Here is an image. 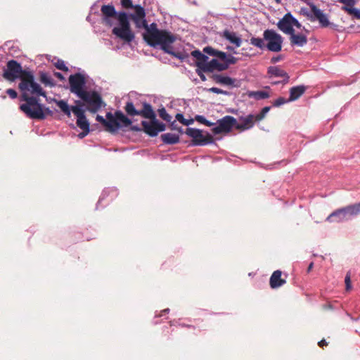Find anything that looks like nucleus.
<instances>
[{
    "mask_svg": "<svg viewBox=\"0 0 360 360\" xmlns=\"http://www.w3.org/2000/svg\"><path fill=\"white\" fill-rule=\"evenodd\" d=\"M18 86L22 93L21 100L25 102L20 105V110L28 117H43L39 97L46 98V94L35 82L32 71L25 73Z\"/></svg>",
    "mask_w": 360,
    "mask_h": 360,
    "instance_id": "1",
    "label": "nucleus"
},
{
    "mask_svg": "<svg viewBox=\"0 0 360 360\" xmlns=\"http://www.w3.org/2000/svg\"><path fill=\"white\" fill-rule=\"evenodd\" d=\"M102 23L112 27L117 21L119 26L114 27L112 32L122 40L130 43L134 39V34L131 30L128 14L124 11H116L112 4L103 5L101 8Z\"/></svg>",
    "mask_w": 360,
    "mask_h": 360,
    "instance_id": "2",
    "label": "nucleus"
},
{
    "mask_svg": "<svg viewBox=\"0 0 360 360\" xmlns=\"http://www.w3.org/2000/svg\"><path fill=\"white\" fill-rule=\"evenodd\" d=\"M146 32L143 34L144 40L153 47L160 46L165 53L181 58L179 53L173 51L172 44L176 41V37L172 32L165 30H159L155 22L151 23L147 27H144Z\"/></svg>",
    "mask_w": 360,
    "mask_h": 360,
    "instance_id": "3",
    "label": "nucleus"
},
{
    "mask_svg": "<svg viewBox=\"0 0 360 360\" xmlns=\"http://www.w3.org/2000/svg\"><path fill=\"white\" fill-rule=\"evenodd\" d=\"M56 105L60 108L61 111L68 117L71 116V112L77 117V126L82 129V132L78 134L79 138L83 139L90 131V124L85 115V111L82 108L81 101H76L77 105L70 107L67 102L64 100L56 101L54 99Z\"/></svg>",
    "mask_w": 360,
    "mask_h": 360,
    "instance_id": "4",
    "label": "nucleus"
},
{
    "mask_svg": "<svg viewBox=\"0 0 360 360\" xmlns=\"http://www.w3.org/2000/svg\"><path fill=\"white\" fill-rule=\"evenodd\" d=\"M96 120L107 127L110 132L117 131L121 127H129L131 121L120 110H116L114 114L110 112L106 113V119L101 115L96 116Z\"/></svg>",
    "mask_w": 360,
    "mask_h": 360,
    "instance_id": "5",
    "label": "nucleus"
},
{
    "mask_svg": "<svg viewBox=\"0 0 360 360\" xmlns=\"http://www.w3.org/2000/svg\"><path fill=\"white\" fill-rule=\"evenodd\" d=\"M311 11L307 8H301L300 13L307 17L310 21L314 22L318 20L321 27H330L334 30H337L338 25L330 22L328 15L324 13L323 11L319 9L315 4H309Z\"/></svg>",
    "mask_w": 360,
    "mask_h": 360,
    "instance_id": "6",
    "label": "nucleus"
},
{
    "mask_svg": "<svg viewBox=\"0 0 360 360\" xmlns=\"http://www.w3.org/2000/svg\"><path fill=\"white\" fill-rule=\"evenodd\" d=\"M360 214V202L349 205L333 212L327 218L328 222H342Z\"/></svg>",
    "mask_w": 360,
    "mask_h": 360,
    "instance_id": "7",
    "label": "nucleus"
},
{
    "mask_svg": "<svg viewBox=\"0 0 360 360\" xmlns=\"http://www.w3.org/2000/svg\"><path fill=\"white\" fill-rule=\"evenodd\" d=\"M222 63L219 62L216 58L212 59L210 61L207 60L206 63H202V70L205 72H211L217 70L218 71L226 70L229 68L230 65L236 64L238 58L236 57L226 54V59H220Z\"/></svg>",
    "mask_w": 360,
    "mask_h": 360,
    "instance_id": "8",
    "label": "nucleus"
},
{
    "mask_svg": "<svg viewBox=\"0 0 360 360\" xmlns=\"http://www.w3.org/2000/svg\"><path fill=\"white\" fill-rule=\"evenodd\" d=\"M29 70H22V68L18 61L11 60L8 61L6 68L4 70L3 77L5 79L14 82L17 79H22L25 73H27Z\"/></svg>",
    "mask_w": 360,
    "mask_h": 360,
    "instance_id": "9",
    "label": "nucleus"
},
{
    "mask_svg": "<svg viewBox=\"0 0 360 360\" xmlns=\"http://www.w3.org/2000/svg\"><path fill=\"white\" fill-rule=\"evenodd\" d=\"M79 98L86 103L88 110L92 113H96L102 107V98L96 91H85Z\"/></svg>",
    "mask_w": 360,
    "mask_h": 360,
    "instance_id": "10",
    "label": "nucleus"
},
{
    "mask_svg": "<svg viewBox=\"0 0 360 360\" xmlns=\"http://www.w3.org/2000/svg\"><path fill=\"white\" fill-rule=\"evenodd\" d=\"M186 134L192 138L193 145L194 146H205L214 142L213 137L208 132L205 134L202 131L195 128H187Z\"/></svg>",
    "mask_w": 360,
    "mask_h": 360,
    "instance_id": "11",
    "label": "nucleus"
},
{
    "mask_svg": "<svg viewBox=\"0 0 360 360\" xmlns=\"http://www.w3.org/2000/svg\"><path fill=\"white\" fill-rule=\"evenodd\" d=\"M264 39L267 41L266 47L273 52H278L282 49L283 37L274 30H266L263 34Z\"/></svg>",
    "mask_w": 360,
    "mask_h": 360,
    "instance_id": "12",
    "label": "nucleus"
},
{
    "mask_svg": "<svg viewBox=\"0 0 360 360\" xmlns=\"http://www.w3.org/2000/svg\"><path fill=\"white\" fill-rule=\"evenodd\" d=\"M86 80L84 75L75 73L69 77V84L70 91L77 97L81 96L85 91Z\"/></svg>",
    "mask_w": 360,
    "mask_h": 360,
    "instance_id": "13",
    "label": "nucleus"
},
{
    "mask_svg": "<svg viewBox=\"0 0 360 360\" xmlns=\"http://www.w3.org/2000/svg\"><path fill=\"white\" fill-rule=\"evenodd\" d=\"M212 126V132L214 134H219L221 133H228L234 127L236 128V119L232 116L226 115L219 119Z\"/></svg>",
    "mask_w": 360,
    "mask_h": 360,
    "instance_id": "14",
    "label": "nucleus"
},
{
    "mask_svg": "<svg viewBox=\"0 0 360 360\" xmlns=\"http://www.w3.org/2000/svg\"><path fill=\"white\" fill-rule=\"evenodd\" d=\"M129 18L134 21L136 28L147 27L145 9L141 5H135L134 13L128 15Z\"/></svg>",
    "mask_w": 360,
    "mask_h": 360,
    "instance_id": "15",
    "label": "nucleus"
},
{
    "mask_svg": "<svg viewBox=\"0 0 360 360\" xmlns=\"http://www.w3.org/2000/svg\"><path fill=\"white\" fill-rule=\"evenodd\" d=\"M292 15L290 13H288L278 22L277 26L278 29L283 33L290 34L295 31L292 27Z\"/></svg>",
    "mask_w": 360,
    "mask_h": 360,
    "instance_id": "16",
    "label": "nucleus"
},
{
    "mask_svg": "<svg viewBox=\"0 0 360 360\" xmlns=\"http://www.w3.org/2000/svg\"><path fill=\"white\" fill-rule=\"evenodd\" d=\"M255 115L249 114L245 117H240L238 122L236 120V129L240 131H245L251 129L255 124Z\"/></svg>",
    "mask_w": 360,
    "mask_h": 360,
    "instance_id": "17",
    "label": "nucleus"
},
{
    "mask_svg": "<svg viewBox=\"0 0 360 360\" xmlns=\"http://www.w3.org/2000/svg\"><path fill=\"white\" fill-rule=\"evenodd\" d=\"M290 42L291 46L302 47L307 44V35L303 33L295 34V31L290 34Z\"/></svg>",
    "mask_w": 360,
    "mask_h": 360,
    "instance_id": "18",
    "label": "nucleus"
},
{
    "mask_svg": "<svg viewBox=\"0 0 360 360\" xmlns=\"http://www.w3.org/2000/svg\"><path fill=\"white\" fill-rule=\"evenodd\" d=\"M268 74L270 77H281L283 84H287L289 82V75L283 69L277 66H271L268 68Z\"/></svg>",
    "mask_w": 360,
    "mask_h": 360,
    "instance_id": "19",
    "label": "nucleus"
},
{
    "mask_svg": "<svg viewBox=\"0 0 360 360\" xmlns=\"http://www.w3.org/2000/svg\"><path fill=\"white\" fill-rule=\"evenodd\" d=\"M282 271L276 270L273 272L269 279V285L272 289H276L281 287L286 283L285 278H281Z\"/></svg>",
    "mask_w": 360,
    "mask_h": 360,
    "instance_id": "20",
    "label": "nucleus"
},
{
    "mask_svg": "<svg viewBox=\"0 0 360 360\" xmlns=\"http://www.w3.org/2000/svg\"><path fill=\"white\" fill-rule=\"evenodd\" d=\"M150 121H142L141 125L143 127V131L150 136V137L156 136V134H153L154 132L157 129L156 124H157V118L150 119Z\"/></svg>",
    "mask_w": 360,
    "mask_h": 360,
    "instance_id": "21",
    "label": "nucleus"
},
{
    "mask_svg": "<svg viewBox=\"0 0 360 360\" xmlns=\"http://www.w3.org/2000/svg\"><path fill=\"white\" fill-rule=\"evenodd\" d=\"M221 37L228 40L231 44H233L236 47H239L241 45V38L239 36H238L237 34L234 32H231L228 30H225L222 32Z\"/></svg>",
    "mask_w": 360,
    "mask_h": 360,
    "instance_id": "22",
    "label": "nucleus"
},
{
    "mask_svg": "<svg viewBox=\"0 0 360 360\" xmlns=\"http://www.w3.org/2000/svg\"><path fill=\"white\" fill-rule=\"evenodd\" d=\"M139 115L149 120L156 118V114L153 110L152 105L146 102L143 103V109L139 110Z\"/></svg>",
    "mask_w": 360,
    "mask_h": 360,
    "instance_id": "23",
    "label": "nucleus"
},
{
    "mask_svg": "<svg viewBox=\"0 0 360 360\" xmlns=\"http://www.w3.org/2000/svg\"><path fill=\"white\" fill-rule=\"evenodd\" d=\"M306 91V87L304 85H299L293 86L290 89L289 101H294L298 99Z\"/></svg>",
    "mask_w": 360,
    "mask_h": 360,
    "instance_id": "24",
    "label": "nucleus"
},
{
    "mask_svg": "<svg viewBox=\"0 0 360 360\" xmlns=\"http://www.w3.org/2000/svg\"><path fill=\"white\" fill-rule=\"evenodd\" d=\"M161 140L165 144L173 145L179 142V136L176 134L166 133L160 136Z\"/></svg>",
    "mask_w": 360,
    "mask_h": 360,
    "instance_id": "25",
    "label": "nucleus"
},
{
    "mask_svg": "<svg viewBox=\"0 0 360 360\" xmlns=\"http://www.w3.org/2000/svg\"><path fill=\"white\" fill-rule=\"evenodd\" d=\"M203 52L212 56H216L219 59H226V53L216 50L211 46H206L203 49Z\"/></svg>",
    "mask_w": 360,
    "mask_h": 360,
    "instance_id": "26",
    "label": "nucleus"
},
{
    "mask_svg": "<svg viewBox=\"0 0 360 360\" xmlns=\"http://www.w3.org/2000/svg\"><path fill=\"white\" fill-rule=\"evenodd\" d=\"M191 54L197 60V61H196V66L198 68L202 70L201 64L202 63H206L207 60H208L209 58L206 55L202 53L198 50H195V51H192Z\"/></svg>",
    "mask_w": 360,
    "mask_h": 360,
    "instance_id": "27",
    "label": "nucleus"
},
{
    "mask_svg": "<svg viewBox=\"0 0 360 360\" xmlns=\"http://www.w3.org/2000/svg\"><path fill=\"white\" fill-rule=\"evenodd\" d=\"M214 80L219 84H226V85H233L234 83V79L228 77V76H222L220 75H213Z\"/></svg>",
    "mask_w": 360,
    "mask_h": 360,
    "instance_id": "28",
    "label": "nucleus"
},
{
    "mask_svg": "<svg viewBox=\"0 0 360 360\" xmlns=\"http://www.w3.org/2000/svg\"><path fill=\"white\" fill-rule=\"evenodd\" d=\"M248 96L255 100H262L269 98V93L266 91H250Z\"/></svg>",
    "mask_w": 360,
    "mask_h": 360,
    "instance_id": "29",
    "label": "nucleus"
},
{
    "mask_svg": "<svg viewBox=\"0 0 360 360\" xmlns=\"http://www.w3.org/2000/svg\"><path fill=\"white\" fill-rule=\"evenodd\" d=\"M124 110L127 115L130 116L139 115V110L135 108L134 105L131 101H129L126 103Z\"/></svg>",
    "mask_w": 360,
    "mask_h": 360,
    "instance_id": "30",
    "label": "nucleus"
},
{
    "mask_svg": "<svg viewBox=\"0 0 360 360\" xmlns=\"http://www.w3.org/2000/svg\"><path fill=\"white\" fill-rule=\"evenodd\" d=\"M40 81L46 86H54L55 83L53 79L46 72H41L40 74Z\"/></svg>",
    "mask_w": 360,
    "mask_h": 360,
    "instance_id": "31",
    "label": "nucleus"
},
{
    "mask_svg": "<svg viewBox=\"0 0 360 360\" xmlns=\"http://www.w3.org/2000/svg\"><path fill=\"white\" fill-rule=\"evenodd\" d=\"M250 43L252 45H253L257 48H259L261 49H263L265 47V44H264V39L262 38L252 37L250 40Z\"/></svg>",
    "mask_w": 360,
    "mask_h": 360,
    "instance_id": "32",
    "label": "nucleus"
},
{
    "mask_svg": "<svg viewBox=\"0 0 360 360\" xmlns=\"http://www.w3.org/2000/svg\"><path fill=\"white\" fill-rule=\"evenodd\" d=\"M158 115L160 117H161L163 120L170 122L172 120V116L169 115L164 107H162L158 110Z\"/></svg>",
    "mask_w": 360,
    "mask_h": 360,
    "instance_id": "33",
    "label": "nucleus"
},
{
    "mask_svg": "<svg viewBox=\"0 0 360 360\" xmlns=\"http://www.w3.org/2000/svg\"><path fill=\"white\" fill-rule=\"evenodd\" d=\"M39 105L41 109V112L43 114V117H30L31 119H37V120H44L47 115H53V111L49 109V108H45L42 104L39 103Z\"/></svg>",
    "mask_w": 360,
    "mask_h": 360,
    "instance_id": "34",
    "label": "nucleus"
},
{
    "mask_svg": "<svg viewBox=\"0 0 360 360\" xmlns=\"http://www.w3.org/2000/svg\"><path fill=\"white\" fill-rule=\"evenodd\" d=\"M270 108H271L269 106H266L262 109L259 113L255 115V121L259 122L263 120L265 117L266 113L270 110Z\"/></svg>",
    "mask_w": 360,
    "mask_h": 360,
    "instance_id": "35",
    "label": "nucleus"
},
{
    "mask_svg": "<svg viewBox=\"0 0 360 360\" xmlns=\"http://www.w3.org/2000/svg\"><path fill=\"white\" fill-rule=\"evenodd\" d=\"M339 3L343 4L342 10L346 12V8H352L356 4V0H338Z\"/></svg>",
    "mask_w": 360,
    "mask_h": 360,
    "instance_id": "36",
    "label": "nucleus"
},
{
    "mask_svg": "<svg viewBox=\"0 0 360 360\" xmlns=\"http://www.w3.org/2000/svg\"><path fill=\"white\" fill-rule=\"evenodd\" d=\"M195 119L197 122L203 124L207 127H212L215 125L214 122H211L210 121L207 120L204 116L202 115H196L195 117Z\"/></svg>",
    "mask_w": 360,
    "mask_h": 360,
    "instance_id": "37",
    "label": "nucleus"
},
{
    "mask_svg": "<svg viewBox=\"0 0 360 360\" xmlns=\"http://www.w3.org/2000/svg\"><path fill=\"white\" fill-rule=\"evenodd\" d=\"M346 12L355 18L360 20V9L353 7L352 8H346Z\"/></svg>",
    "mask_w": 360,
    "mask_h": 360,
    "instance_id": "38",
    "label": "nucleus"
},
{
    "mask_svg": "<svg viewBox=\"0 0 360 360\" xmlns=\"http://www.w3.org/2000/svg\"><path fill=\"white\" fill-rule=\"evenodd\" d=\"M55 66L57 69L60 70H63L65 72L68 71V68L65 65L64 60L58 59L57 62L55 63Z\"/></svg>",
    "mask_w": 360,
    "mask_h": 360,
    "instance_id": "39",
    "label": "nucleus"
},
{
    "mask_svg": "<svg viewBox=\"0 0 360 360\" xmlns=\"http://www.w3.org/2000/svg\"><path fill=\"white\" fill-rule=\"evenodd\" d=\"M122 6L125 8H134L135 5L133 4L131 0H120Z\"/></svg>",
    "mask_w": 360,
    "mask_h": 360,
    "instance_id": "40",
    "label": "nucleus"
},
{
    "mask_svg": "<svg viewBox=\"0 0 360 360\" xmlns=\"http://www.w3.org/2000/svg\"><path fill=\"white\" fill-rule=\"evenodd\" d=\"M156 127H157V129L153 134H156V136H158L159 132L164 131L166 129V125L158 120H157Z\"/></svg>",
    "mask_w": 360,
    "mask_h": 360,
    "instance_id": "41",
    "label": "nucleus"
},
{
    "mask_svg": "<svg viewBox=\"0 0 360 360\" xmlns=\"http://www.w3.org/2000/svg\"><path fill=\"white\" fill-rule=\"evenodd\" d=\"M345 289L347 291H349L352 289V286L351 284V277H350V272H348L346 274V276L345 278Z\"/></svg>",
    "mask_w": 360,
    "mask_h": 360,
    "instance_id": "42",
    "label": "nucleus"
},
{
    "mask_svg": "<svg viewBox=\"0 0 360 360\" xmlns=\"http://www.w3.org/2000/svg\"><path fill=\"white\" fill-rule=\"evenodd\" d=\"M288 101H289L288 100H286L283 97H279V98H278L276 100H275L274 101L273 106H274V107H279L281 105L285 104V103H286Z\"/></svg>",
    "mask_w": 360,
    "mask_h": 360,
    "instance_id": "43",
    "label": "nucleus"
},
{
    "mask_svg": "<svg viewBox=\"0 0 360 360\" xmlns=\"http://www.w3.org/2000/svg\"><path fill=\"white\" fill-rule=\"evenodd\" d=\"M210 91L217 94H227V92L219 89L217 87H212L209 89Z\"/></svg>",
    "mask_w": 360,
    "mask_h": 360,
    "instance_id": "44",
    "label": "nucleus"
},
{
    "mask_svg": "<svg viewBox=\"0 0 360 360\" xmlns=\"http://www.w3.org/2000/svg\"><path fill=\"white\" fill-rule=\"evenodd\" d=\"M6 94L11 98H17L18 94L15 90L13 89H8L6 90Z\"/></svg>",
    "mask_w": 360,
    "mask_h": 360,
    "instance_id": "45",
    "label": "nucleus"
},
{
    "mask_svg": "<svg viewBox=\"0 0 360 360\" xmlns=\"http://www.w3.org/2000/svg\"><path fill=\"white\" fill-rule=\"evenodd\" d=\"M203 72H205L204 71H202V70L198 68V69L196 70V73L198 74V75L200 77V78L201 79L202 81H205L206 80V77L205 75L203 74Z\"/></svg>",
    "mask_w": 360,
    "mask_h": 360,
    "instance_id": "46",
    "label": "nucleus"
},
{
    "mask_svg": "<svg viewBox=\"0 0 360 360\" xmlns=\"http://www.w3.org/2000/svg\"><path fill=\"white\" fill-rule=\"evenodd\" d=\"M292 27H296L298 29L302 27L301 23L292 15Z\"/></svg>",
    "mask_w": 360,
    "mask_h": 360,
    "instance_id": "47",
    "label": "nucleus"
},
{
    "mask_svg": "<svg viewBox=\"0 0 360 360\" xmlns=\"http://www.w3.org/2000/svg\"><path fill=\"white\" fill-rule=\"evenodd\" d=\"M170 128L172 130H178L179 131H181V127H178L175 120L170 122Z\"/></svg>",
    "mask_w": 360,
    "mask_h": 360,
    "instance_id": "48",
    "label": "nucleus"
},
{
    "mask_svg": "<svg viewBox=\"0 0 360 360\" xmlns=\"http://www.w3.org/2000/svg\"><path fill=\"white\" fill-rule=\"evenodd\" d=\"M176 119L179 122H181V124L183 123V122L184 121V115L181 114V113H177L176 115Z\"/></svg>",
    "mask_w": 360,
    "mask_h": 360,
    "instance_id": "49",
    "label": "nucleus"
},
{
    "mask_svg": "<svg viewBox=\"0 0 360 360\" xmlns=\"http://www.w3.org/2000/svg\"><path fill=\"white\" fill-rule=\"evenodd\" d=\"M54 75L58 78L59 79L60 81H63L65 79V77H63V75L60 73V72H56L54 73Z\"/></svg>",
    "mask_w": 360,
    "mask_h": 360,
    "instance_id": "50",
    "label": "nucleus"
},
{
    "mask_svg": "<svg viewBox=\"0 0 360 360\" xmlns=\"http://www.w3.org/2000/svg\"><path fill=\"white\" fill-rule=\"evenodd\" d=\"M193 122V120H192V119H191V120L184 119V121L183 122L182 124L185 126H188V125L191 124Z\"/></svg>",
    "mask_w": 360,
    "mask_h": 360,
    "instance_id": "51",
    "label": "nucleus"
},
{
    "mask_svg": "<svg viewBox=\"0 0 360 360\" xmlns=\"http://www.w3.org/2000/svg\"><path fill=\"white\" fill-rule=\"evenodd\" d=\"M318 345L320 347H323L324 346H326L328 343L326 341V340L323 339L320 342H319Z\"/></svg>",
    "mask_w": 360,
    "mask_h": 360,
    "instance_id": "52",
    "label": "nucleus"
},
{
    "mask_svg": "<svg viewBox=\"0 0 360 360\" xmlns=\"http://www.w3.org/2000/svg\"><path fill=\"white\" fill-rule=\"evenodd\" d=\"M281 59V56H276V57H273L271 58V62L275 63L278 62Z\"/></svg>",
    "mask_w": 360,
    "mask_h": 360,
    "instance_id": "53",
    "label": "nucleus"
},
{
    "mask_svg": "<svg viewBox=\"0 0 360 360\" xmlns=\"http://www.w3.org/2000/svg\"><path fill=\"white\" fill-rule=\"evenodd\" d=\"M131 129V130L135 131H139L141 130V129L138 126H132Z\"/></svg>",
    "mask_w": 360,
    "mask_h": 360,
    "instance_id": "54",
    "label": "nucleus"
},
{
    "mask_svg": "<svg viewBox=\"0 0 360 360\" xmlns=\"http://www.w3.org/2000/svg\"><path fill=\"white\" fill-rule=\"evenodd\" d=\"M169 309H165L162 310L161 311V313H162L161 316H162L163 314H166L169 313Z\"/></svg>",
    "mask_w": 360,
    "mask_h": 360,
    "instance_id": "55",
    "label": "nucleus"
},
{
    "mask_svg": "<svg viewBox=\"0 0 360 360\" xmlns=\"http://www.w3.org/2000/svg\"><path fill=\"white\" fill-rule=\"evenodd\" d=\"M313 265H314L313 262L309 264V265L308 266V269H307L308 271H310L311 270Z\"/></svg>",
    "mask_w": 360,
    "mask_h": 360,
    "instance_id": "56",
    "label": "nucleus"
},
{
    "mask_svg": "<svg viewBox=\"0 0 360 360\" xmlns=\"http://www.w3.org/2000/svg\"><path fill=\"white\" fill-rule=\"evenodd\" d=\"M280 83H282L281 81H275L273 82V84H280Z\"/></svg>",
    "mask_w": 360,
    "mask_h": 360,
    "instance_id": "57",
    "label": "nucleus"
},
{
    "mask_svg": "<svg viewBox=\"0 0 360 360\" xmlns=\"http://www.w3.org/2000/svg\"><path fill=\"white\" fill-rule=\"evenodd\" d=\"M282 0H275V1L278 4H280Z\"/></svg>",
    "mask_w": 360,
    "mask_h": 360,
    "instance_id": "58",
    "label": "nucleus"
},
{
    "mask_svg": "<svg viewBox=\"0 0 360 360\" xmlns=\"http://www.w3.org/2000/svg\"><path fill=\"white\" fill-rule=\"evenodd\" d=\"M303 29L305 30V32H306L307 33H308V32H309V31H308L307 30L304 29V27Z\"/></svg>",
    "mask_w": 360,
    "mask_h": 360,
    "instance_id": "59",
    "label": "nucleus"
},
{
    "mask_svg": "<svg viewBox=\"0 0 360 360\" xmlns=\"http://www.w3.org/2000/svg\"><path fill=\"white\" fill-rule=\"evenodd\" d=\"M102 198H100L99 200H98V203L102 200Z\"/></svg>",
    "mask_w": 360,
    "mask_h": 360,
    "instance_id": "60",
    "label": "nucleus"
},
{
    "mask_svg": "<svg viewBox=\"0 0 360 360\" xmlns=\"http://www.w3.org/2000/svg\"><path fill=\"white\" fill-rule=\"evenodd\" d=\"M228 49L231 50L232 49H231V47H228Z\"/></svg>",
    "mask_w": 360,
    "mask_h": 360,
    "instance_id": "61",
    "label": "nucleus"
}]
</instances>
